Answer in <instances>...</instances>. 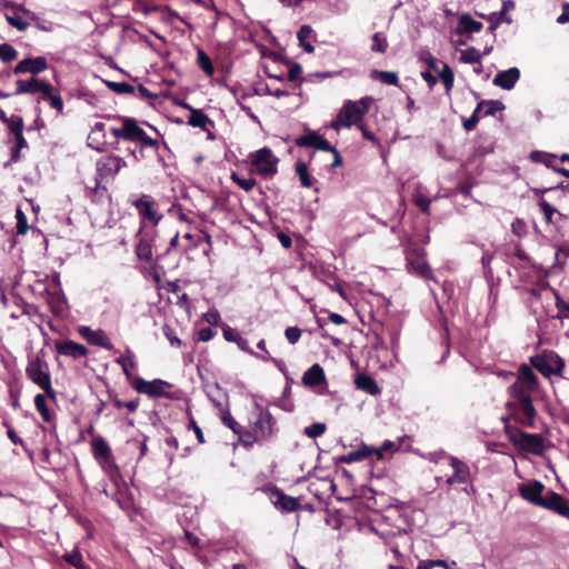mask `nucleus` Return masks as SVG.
Returning a JSON list of instances; mask_svg holds the SVG:
<instances>
[{"instance_id":"45","label":"nucleus","mask_w":569,"mask_h":569,"mask_svg":"<svg viewBox=\"0 0 569 569\" xmlns=\"http://www.w3.org/2000/svg\"><path fill=\"white\" fill-rule=\"evenodd\" d=\"M62 559L76 569H90V567L83 562L82 555L78 549L64 553Z\"/></svg>"},{"instance_id":"15","label":"nucleus","mask_w":569,"mask_h":569,"mask_svg":"<svg viewBox=\"0 0 569 569\" xmlns=\"http://www.w3.org/2000/svg\"><path fill=\"white\" fill-rule=\"evenodd\" d=\"M17 88L14 91V94H38L40 93L41 97L43 93H48V90L50 89V82L40 79L37 77H31L29 79H19L16 82Z\"/></svg>"},{"instance_id":"54","label":"nucleus","mask_w":569,"mask_h":569,"mask_svg":"<svg viewBox=\"0 0 569 569\" xmlns=\"http://www.w3.org/2000/svg\"><path fill=\"white\" fill-rule=\"evenodd\" d=\"M417 569H450L445 560H420Z\"/></svg>"},{"instance_id":"62","label":"nucleus","mask_w":569,"mask_h":569,"mask_svg":"<svg viewBox=\"0 0 569 569\" xmlns=\"http://www.w3.org/2000/svg\"><path fill=\"white\" fill-rule=\"evenodd\" d=\"M393 448L395 443L390 440H387L381 447H373V457H376L378 460L383 459V453L386 451H392Z\"/></svg>"},{"instance_id":"26","label":"nucleus","mask_w":569,"mask_h":569,"mask_svg":"<svg viewBox=\"0 0 569 569\" xmlns=\"http://www.w3.org/2000/svg\"><path fill=\"white\" fill-rule=\"evenodd\" d=\"M114 362L121 367L126 379H131L132 371L138 366L134 352L130 348H126L124 352Z\"/></svg>"},{"instance_id":"3","label":"nucleus","mask_w":569,"mask_h":569,"mask_svg":"<svg viewBox=\"0 0 569 569\" xmlns=\"http://www.w3.org/2000/svg\"><path fill=\"white\" fill-rule=\"evenodd\" d=\"M126 166V161L116 154H108L99 158L96 163L94 186L92 188L88 187L91 192L90 197L94 198L98 194L102 196V193L107 191V188L101 186L102 181L109 178H114Z\"/></svg>"},{"instance_id":"21","label":"nucleus","mask_w":569,"mask_h":569,"mask_svg":"<svg viewBox=\"0 0 569 569\" xmlns=\"http://www.w3.org/2000/svg\"><path fill=\"white\" fill-rule=\"evenodd\" d=\"M79 333L83 337L90 345L101 347L106 350H112L113 345L110 339L106 335L103 330H92L89 327H80Z\"/></svg>"},{"instance_id":"39","label":"nucleus","mask_w":569,"mask_h":569,"mask_svg":"<svg viewBox=\"0 0 569 569\" xmlns=\"http://www.w3.org/2000/svg\"><path fill=\"white\" fill-rule=\"evenodd\" d=\"M481 18L490 22L488 31L493 32L502 22L511 23L512 19L503 12H492L488 16L479 14Z\"/></svg>"},{"instance_id":"52","label":"nucleus","mask_w":569,"mask_h":569,"mask_svg":"<svg viewBox=\"0 0 569 569\" xmlns=\"http://www.w3.org/2000/svg\"><path fill=\"white\" fill-rule=\"evenodd\" d=\"M327 430V426L323 422H315L305 428V435L309 438H317L322 436Z\"/></svg>"},{"instance_id":"55","label":"nucleus","mask_w":569,"mask_h":569,"mask_svg":"<svg viewBox=\"0 0 569 569\" xmlns=\"http://www.w3.org/2000/svg\"><path fill=\"white\" fill-rule=\"evenodd\" d=\"M162 332L166 338L169 340L170 345L176 348H180L182 342L177 336L176 330L168 323H164L162 327Z\"/></svg>"},{"instance_id":"63","label":"nucleus","mask_w":569,"mask_h":569,"mask_svg":"<svg viewBox=\"0 0 569 569\" xmlns=\"http://www.w3.org/2000/svg\"><path fill=\"white\" fill-rule=\"evenodd\" d=\"M284 336L289 343L295 345L301 337V330L298 327H288L284 331Z\"/></svg>"},{"instance_id":"4","label":"nucleus","mask_w":569,"mask_h":569,"mask_svg":"<svg viewBox=\"0 0 569 569\" xmlns=\"http://www.w3.org/2000/svg\"><path fill=\"white\" fill-rule=\"evenodd\" d=\"M26 375L29 380L44 391L49 399L57 400V392L52 388L49 365L46 360L39 356L30 358L26 367Z\"/></svg>"},{"instance_id":"12","label":"nucleus","mask_w":569,"mask_h":569,"mask_svg":"<svg viewBox=\"0 0 569 569\" xmlns=\"http://www.w3.org/2000/svg\"><path fill=\"white\" fill-rule=\"evenodd\" d=\"M363 116L359 111L355 101H347L342 109L339 111L336 120L332 121L331 127L338 129L340 126L350 128L353 124H360Z\"/></svg>"},{"instance_id":"6","label":"nucleus","mask_w":569,"mask_h":569,"mask_svg":"<svg viewBox=\"0 0 569 569\" xmlns=\"http://www.w3.org/2000/svg\"><path fill=\"white\" fill-rule=\"evenodd\" d=\"M530 365L547 378L561 376L565 368L563 359L552 350H545L531 357Z\"/></svg>"},{"instance_id":"41","label":"nucleus","mask_w":569,"mask_h":569,"mask_svg":"<svg viewBox=\"0 0 569 569\" xmlns=\"http://www.w3.org/2000/svg\"><path fill=\"white\" fill-rule=\"evenodd\" d=\"M197 64L208 77L213 76L214 68L212 61L202 49L197 50Z\"/></svg>"},{"instance_id":"46","label":"nucleus","mask_w":569,"mask_h":569,"mask_svg":"<svg viewBox=\"0 0 569 569\" xmlns=\"http://www.w3.org/2000/svg\"><path fill=\"white\" fill-rule=\"evenodd\" d=\"M239 437V441L244 448H251L254 443L260 445V440L258 439L254 430L251 428V430H243L242 427L240 430L236 433Z\"/></svg>"},{"instance_id":"23","label":"nucleus","mask_w":569,"mask_h":569,"mask_svg":"<svg viewBox=\"0 0 569 569\" xmlns=\"http://www.w3.org/2000/svg\"><path fill=\"white\" fill-rule=\"evenodd\" d=\"M520 78V70L516 67L498 72L493 78V84L503 90H511Z\"/></svg>"},{"instance_id":"53","label":"nucleus","mask_w":569,"mask_h":569,"mask_svg":"<svg viewBox=\"0 0 569 569\" xmlns=\"http://www.w3.org/2000/svg\"><path fill=\"white\" fill-rule=\"evenodd\" d=\"M231 179L234 183H237L242 190L249 192L256 186V180L253 178H241L236 172H232Z\"/></svg>"},{"instance_id":"38","label":"nucleus","mask_w":569,"mask_h":569,"mask_svg":"<svg viewBox=\"0 0 569 569\" xmlns=\"http://www.w3.org/2000/svg\"><path fill=\"white\" fill-rule=\"evenodd\" d=\"M41 99L48 101L53 109H56L59 113H62L64 108L63 100L51 83L48 93H43Z\"/></svg>"},{"instance_id":"5","label":"nucleus","mask_w":569,"mask_h":569,"mask_svg":"<svg viewBox=\"0 0 569 569\" xmlns=\"http://www.w3.org/2000/svg\"><path fill=\"white\" fill-rule=\"evenodd\" d=\"M506 408L509 410V416L506 417L508 422L511 419L522 427L536 428L537 410L533 406L532 398L525 400H508Z\"/></svg>"},{"instance_id":"13","label":"nucleus","mask_w":569,"mask_h":569,"mask_svg":"<svg viewBox=\"0 0 569 569\" xmlns=\"http://www.w3.org/2000/svg\"><path fill=\"white\" fill-rule=\"evenodd\" d=\"M91 448L94 459L101 465L103 469L113 468L118 471L111 448L102 437L93 439L91 442Z\"/></svg>"},{"instance_id":"50","label":"nucleus","mask_w":569,"mask_h":569,"mask_svg":"<svg viewBox=\"0 0 569 569\" xmlns=\"http://www.w3.org/2000/svg\"><path fill=\"white\" fill-rule=\"evenodd\" d=\"M372 46L371 50L373 52L385 53L388 49V41L386 37L382 36L381 32H376L372 36Z\"/></svg>"},{"instance_id":"59","label":"nucleus","mask_w":569,"mask_h":569,"mask_svg":"<svg viewBox=\"0 0 569 569\" xmlns=\"http://www.w3.org/2000/svg\"><path fill=\"white\" fill-rule=\"evenodd\" d=\"M540 210L542 211L545 219L547 222L552 221V216L555 213H559L557 209H555L549 202H547L545 199H541L539 202Z\"/></svg>"},{"instance_id":"36","label":"nucleus","mask_w":569,"mask_h":569,"mask_svg":"<svg viewBox=\"0 0 569 569\" xmlns=\"http://www.w3.org/2000/svg\"><path fill=\"white\" fill-rule=\"evenodd\" d=\"M46 397H47L46 393L44 395L38 393L34 397V406H36V409L41 415L43 421L50 423L53 421L54 415L51 413V411L49 410Z\"/></svg>"},{"instance_id":"40","label":"nucleus","mask_w":569,"mask_h":569,"mask_svg":"<svg viewBox=\"0 0 569 569\" xmlns=\"http://www.w3.org/2000/svg\"><path fill=\"white\" fill-rule=\"evenodd\" d=\"M169 251H164L161 254H158L153 263L150 266L148 272L157 284L161 282V277L164 274V267L160 263V261L167 258Z\"/></svg>"},{"instance_id":"18","label":"nucleus","mask_w":569,"mask_h":569,"mask_svg":"<svg viewBox=\"0 0 569 569\" xmlns=\"http://www.w3.org/2000/svg\"><path fill=\"white\" fill-rule=\"evenodd\" d=\"M48 69L47 58L38 56L34 58H26L19 61L13 68V74L30 73L32 77Z\"/></svg>"},{"instance_id":"61","label":"nucleus","mask_w":569,"mask_h":569,"mask_svg":"<svg viewBox=\"0 0 569 569\" xmlns=\"http://www.w3.org/2000/svg\"><path fill=\"white\" fill-rule=\"evenodd\" d=\"M221 419L222 423L229 429H231L234 433H237L240 430L241 426L234 420V418L231 416L229 411L224 412Z\"/></svg>"},{"instance_id":"56","label":"nucleus","mask_w":569,"mask_h":569,"mask_svg":"<svg viewBox=\"0 0 569 569\" xmlns=\"http://www.w3.org/2000/svg\"><path fill=\"white\" fill-rule=\"evenodd\" d=\"M131 387L139 393H146L149 387V381L143 380L140 377L131 375V379H127Z\"/></svg>"},{"instance_id":"64","label":"nucleus","mask_w":569,"mask_h":569,"mask_svg":"<svg viewBox=\"0 0 569 569\" xmlns=\"http://www.w3.org/2000/svg\"><path fill=\"white\" fill-rule=\"evenodd\" d=\"M373 101L375 99L372 97L367 96L355 102L356 106H358L359 111H361L362 116H365L369 111Z\"/></svg>"},{"instance_id":"35","label":"nucleus","mask_w":569,"mask_h":569,"mask_svg":"<svg viewBox=\"0 0 569 569\" xmlns=\"http://www.w3.org/2000/svg\"><path fill=\"white\" fill-rule=\"evenodd\" d=\"M312 33H313V30L309 24L301 26L297 32V38L299 40V44L308 53H312L315 51V47L308 41V39L312 36Z\"/></svg>"},{"instance_id":"19","label":"nucleus","mask_w":569,"mask_h":569,"mask_svg":"<svg viewBox=\"0 0 569 569\" xmlns=\"http://www.w3.org/2000/svg\"><path fill=\"white\" fill-rule=\"evenodd\" d=\"M54 349L59 355L70 357L76 360L86 358L89 355V349L84 345L72 340H56Z\"/></svg>"},{"instance_id":"24","label":"nucleus","mask_w":569,"mask_h":569,"mask_svg":"<svg viewBox=\"0 0 569 569\" xmlns=\"http://www.w3.org/2000/svg\"><path fill=\"white\" fill-rule=\"evenodd\" d=\"M301 380L309 388L320 386L326 382L325 370L319 363H315L303 373Z\"/></svg>"},{"instance_id":"17","label":"nucleus","mask_w":569,"mask_h":569,"mask_svg":"<svg viewBox=\"0 0 569 569\" xmlns=\"http://www.w3.org/2000/svg\"><path fill=\"white\" fill-rule=\"evenodd\" d=\"M539 507L569 518V500L552 490L546 492Z\"/></svg>"},{"instance_id":"27","label":"nucleus","mask_w":569,"mask_h":569,"mask_svg":"<svg viewBox=\"0 0 569 569\" xmlns=\"http://www.w3.org/2000/svg\"><path fill=\"white\" fill-rule=\"evenodd\" d=\"M482 23L472 19V17L468 13H465L460 16L458 20V28L457 33L465 34V33H473V32H480L482 30Z\"/></svg>"},{"instance_id":"44","label":"nucleus","mask_w":569,"mask_h":569,"mask_svg":"<svg viewBox=\"0 0 569 569\" xmlns=\"http://www.w3.org/2000/svg\"><path fill=\"white\" fill-rule=\"evenodd\" d=\"M103 82L108 89L118 94H133L136 92V88L128 82H116L110 80H103Z\"/></svg>"},{"instance_id":"28","label":"nucleus","mask_w":569,"mask_h":569,"mask_svg":"<svg viewBox=\"0 0 569 569\" xmlns=\"http://www.w3.org/2000/svg\"><path fill=\"white\" fill-rule=\"evenodd\" d=\"M171 387V383L161 379L149 381L147 395L151 398L163 397L167 399H177L173 395L166 391V388Z\"/></svg>"},{"instance_id":"11","label":"nucleus","mask_w":569,"mask_h":569,"mask_svg":"<svg viewBox=\"0 0 569 569\" xmlns=\"http://www.w3.org/2000/svg\"><path fill=\"white\" fill-rule=\"evenodd\" d=\"M263 491L268 495L274 508L280 512L288 513L301 509L299 498L286 495L280 488L276 486L266 487Z\"/></svg>"},{"instance_id":"49","label":"nucleus","mask_w":569,"mask_h":569,"mask_svg":"<svg viewBox=\"0 0 569 569\" xmlns=\"http://www.w3.org/2000/svg\"><path fill=\"white\" fill-rule=\"evenodd\" d=\"M460 60L465 63H479L481 60V54L478 49L470 47L461 51Z\"/></svg>"},{"instance_id":"30","label":"nucleus","mask_w":569,"mask_h":569,"mask_svg":"<svg viewBox=\"0 0 569 569\" xmlns=\"http://www.w3.org/2000/svg\"><path fill=\"white\" fill-rule=\"evenodd\" d=\"M533 391L535 390H532L528 386L526 387V385H522L517 380L508 387V395L510 397V400L531 399V393Z\"/></svg>"},{"instance_id":"10","label":"nucleus","mask_w":569,"mask_h":569,"mask_svg":"<svg viewBox=\"0 0 569 569\" xmlns=\"http://www.w3.org/2000/svg\"><path fill=\"white\" fill-rule=\"evenodd\" d=\"M279 159L271 149L263 147L251 156V164L263 177H272L278 172Z\"/></svg>"},{"instance_id":"9","label":"nucleus","mask_w":569,"mask_h":569,"mask_svg":"<svg viewBox=\"0 0 569 569\" xmlns=\"http://www.w3.org/2000/svg\"><path fill=\"white\" fill-rule=\"evenodd\" d=\"M132 206L138 211L142 226H147L146 222H149V227H156L162 219L158 202L150 194H141L132 201Z\"/></svg>"},{"instance_id":"33","label":"nucleus","mask_w":569,"mask_h":569,"mask_svg":"<svg viewBox=\"0 0 569 569\" xmlns=\"http://www.w3.org/2000/svg\"><path fill=\"white\" fill-rule=\"evenodd\" d=\"M296 173L299 177L300 183L305 188H311L316 179L311 177L306 162L298 160L295 164Z\"/></svg>"},{"instance_id":"29","label":"nucleus","mask_w":569,"mask_h":569,"mask_svg":"<svg viewBox=\"0 0 569 569\" xmlns=\"http://www.w3.org/2000/svg\"><path fill=\"white\" fill-rule=\"evenodd\" d=\"M371 457H373V447L362 445L358 450H353L347 455L341 456L339 461L345 463H352Z\"/></svg>"},{"instance_id":"58","label":"nucleus","mask_w":569,"mask_h":569,"mask_svg":"<svg viewBox=\"0 0 569 569\" xmlns=\"http://www.w3.org/2000/svg\"><path fill=\"white\" fill-rule=\"evenodd\" d=\"M556 296V307L558 309V318L560 319H569V303L563 301L558 292L555 291Z\"/></svg>"},{"instance_id":"14","label":"nucleus","mask_w":569,"mask_h":569,"mask_svg":"<svg viewBox=\"0 0 569 569\" xmlns=\"http://www.w3.org/2000/svg\"><path fill=\"white\" fill-rule=\"evenodd\" d=\"M24 122L22 117H18L11 121L8 127L9 133L13 137L14 146L11 148V161L17 162L20 160V152L22 149L28 148V142L23 136Z\"/></svg>"},{"instance_id":"42","label":"nucleus","mask_w":569,"mask_h":569,"mask_svg":"<svg viewBox=\"0 0 569 569\" xmlns=\"http://www.w3.org/2000/svg\"><path fill=\"white\" fill-rule=\"evenodd\" d=\"M109 398L111 400V403L117 408V409H121V408H126L129 412H136L139 408V405H140V398L137 397L132 400H129V401H122L121 399L118 398L117 395H112V393H109Z\"/></svg>"},{"instance_id":"2","label":"nucleus","mask_w":569,"mask_h":569,"mask_svg":"<svg viewBox=\"0 0 569 569\" xmlns=\"http://www.w3.org/2000/svg\"><path fill=\"white\" fill-rule=\"evenodd\" d=\"M117 118L122 122V126L110 128V132L116 139L139 143L142 148L149 147L154 150L159 148V141L149 137L134 118L123 116Z\"/></svg>"},{"instance_id":"7","label":"nucleus","mask_w":569,"mask_h":569,"mask_svg":"<svg viewBox=\"0 0 569 569\" xmlns=\"http://www.w3.org/2000/svg\"><path fill=\"white\" fill-rule=\"evenodd\" d=\"M251 427L260 440V445L270 442L279 431L273 416L261 407L257 408L256 419L252 421Z\"/></svg>"},{"instance_id":"48","label":"nucleus","mask_w":569,"mask_h":569,"mask_svg":"<svg viewBox=\"0 0 569 569\" xmlns=\"http://www.w3.org/2000/svg\"><path fill=\"white\" fill-rule=\"evenodd\" d=\"M18 50L9 44V43H1L0 44V60L3 62H11L18 58Z\"/></svg>"},{"instance_id":"57","label":"nucleus","mask_w":569,"mask_h":569,"mask_svg":"<svg viewBox=\"0 0 569 569\" xmlns=\"http://www.w3.org/2000/svg\"><path fill=\"white\" fill-rule=\"evenodd\" d=\"M485 107L483 116H495L498 111L505 109L503 103L499 100H486Z\"/></svg>"},{"instance_id":"31","label":"nucleus","mask_w":569,"mask_h":569,"mask_svg":"<svg viewBox=\"0 0 569 569\" xmlns=\"http://www.w3.org/2000/svg\"><path fill=\"white\" fill-rule=\"evenodd\" d=\"M517 381L526 385V387L528 386L532 390L538 388V378L527 365L520 366Z\"/></svg>"},{"instance_id":"20","label":"nucleus","mask_w":569,"mask_h":569,"mask_svg":"<svg viewBox=\"0 0 569 569\" xmlns=\"http://www.w3.org/2000/svg\"><path fill=\"white\" fill-rule=\"evenodd\" d=\"M520 496L535 506H540L542 501V491L545 490V486L542 482L538 480H532L528 483H522L519 486Z\"/></svg>"},{"instance_id":"22","label":"nucleus","mask_w":569,"mask_h":569,"mask_svg":"<svg viewBox=\"0 0 569 569\" xmlns=\"http://www.w3.org/2000/svg\"><path fill=\"white\" fill-rule=\"evenodd\" d=\"M134 249H157L162 246L154 227L141 226Z\"/></svg>"},{"instance_id":"32","label":"nucleus","mask_w":569,"mask_h":569,"mask_svg":"<svg viewBox=\"0 0 569 569\" xmlns=\"http://www.w3.org/2000/svg\"><path fill=\"white\" fill-rule=\"evenodd\" d=\"M188 124L193 128L207 130V124H212V121L202 110L191 109V113L188 118Z\"/></svg>"},{"instance_id":"60","label":"nucleus","mask_w":569,"mask_h":569,"mask_svg":"<svg viewBox=\"0 0 569 569\" xmlns=\"http://www.w3.org/2000/svg\"><path fill=\"white\" fill-rule=\"evenodd\" d=\"M7 21L19 31H26L29 27V23L19 16H7Z\"/></svg>"},{"instance_id":"34","label":"nucleus","mask_w":569,"mask_h":569,"mask_svg":"<svg viewBox=\"0 0 569 569\" xmlns=\"http://www.w3.org/2000/svg\"><path fill=\"white\" fill-rule=\"evenodd\" d=\"M370 78L372 80L381 81L382 83L390 86H399V77L395 71H381V70H372L370 72Z\"/></svg>"},{"instance_id":"25","label":"nucleus","mask_w":569,"mask_h":569,"mask_svg":"<svg viewBox=\"0 0 569 569\" xmlns=\"http://www.w3.org/2000/svg\"><path fill=\"white\" fill-rule=\"evenodd\" d=\"M355 385L358 390H361L368 395L377 396L381 393V388L377 381L367 373H359L355 378Z\"/></svg>"},{"instance_id":"43","label":"nucleus","mask_w":569,"mask_h":569,"mask_svg":"<svg viewBox=\"0 0 569 569\" xmlns=\"http://www.w3.org/2000/svg\"><path fill=\"white\" fill-rule=\"evenodd\" d=\"M322 138V136L318 134L315 131H311L298 137L295 142L296 146L298 147H313L315 149H317Z\"/></svg>"},{"instance_id":"51","label":"nucleus","mask_w":569,"mask_h":569,"mask_svg":"<svg viewBox=\"0 0 569 569\" xmlns=\"http://www.w3.org/2000/svg\"><path fill=\"white\" fill-rule=\"evenodd\" d=\"M16 228L17 234H24L29 230L28 219L21 208H17L16 210Z\"/></svg>"},{"instance_id":"8","label":"nucleus","mask_w":569,"mask_h":569,"mask_svg":"<svg viewBox=\"0 0 569 569\" xmlns=\"http://www.w3.org/2000/svg\"><path fill=\"white\" fill-rule=\"evenodd\" d=\"M406 270L426 281L438 283L437 278L428 262L426 251H406Z\"/></svg>"},{"instance_id":"47","label":"nucleus","mask_w":569,"mask_h":569,"mask_svg":"<svg viewBox=\"0 0 569 569\" xmlns=\"http://www.w3.org/2000/svg\"><path fill=\"white\" fill-rule=\"evenodd\" d=\"M439 77L445 86L446 93L450 94L453 82H455V73L448 64H443L442 70L439 72Z\"/></svg>"},{"instance_id":"16","label":"nucleus","mask_w":569,"mask_h":569,"mask_svg":"<svg viewBox=\"0 0 569 569\" xmlns=\"http://www.w3.org/2000/svg\"><path fill=\"white\" fill-rule=\"evenodd\" d=\"M449 465L453 472L446 480L447 485H467L471 482V472L469 466L457 457L449 458Z\"/></svg>"},{"instance_id":"37","label":"nucleus","mask_w":569,"mask_h":569,"mask_svg":"<svg viewBox=\"0 0 569 569\" xmlns=\"http://www.w3.org/2000/svg\"><path fill=\"white\" fill-rule=\"evenodd\" d=\"M529 159L536 163H543L547 168H550L552 170H555L556 168V166L553 164L555 160L557 159L556 154L535 150L530 152Z\"/></svg>"},{"instance_id":"1","label":"nucleus","mask_w":569,"mask_h":569,"mask_svg":"<svg viewBox=\"0 0 569 569\" xmlns=\"http://www.w3.org/2000/svg\"><path fill=\"white\" fill-rule=\"evenodd\" d=\"M501 420L503 422L505 433L510 442L519 450L540 457L550 447L546 443L545 438L540 433L525 432L520 428L508 423L507 418H501Z\"/></svg>"}]
</instances>
